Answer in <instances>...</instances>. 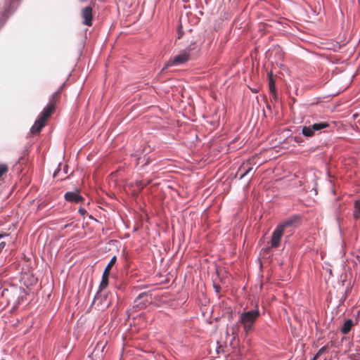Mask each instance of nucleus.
Masks as SVG:
<instances>
[{
    "label": "nucleus",
    "mask_w": 360,
    "mask_h": 360,
    "mask_svg": "<svg viewBox=\"0 0 360 360\" xmlns=\"http://www.w3.org/2000/svg\"><path fill=\"white\" fill-rule=\"evenodd\" d=\"M116 257L114 256L111 258L110 262L108 263V264L106 266L103 273V276H102V280H101V282L100 283V290H103L104 289L106 288V287L108 286V276H109V274H110V269L112 267V266L116 262Z\"/></svg>",
    "instance_id": "423d86ee"
},
{
    "label": "nucleus",
    "mask_w": 360,
    "mask_h": 360,
    "mask_svg": "<svg viewBox=\"0 0 360 360\" xmlns=\"http://www.w3.org/2000/svg\"><path fill=\"white\" fill-rule=\"evenodd\" d=\"M260 315L257 306L253 309L245 311L240 315L239 322L242 324L245 333H248L254 328L255 323Z\"/></svg>",
    "instance_id": "f257e3e1"
},
{
    "label": "nucleus",
    "mask_w": 360,
    "mask_h": 360,
    "mask_svg": "<svg viewBox=\"0 0 360 360\" xmlns=\"http://www.w3.org/2000/svg\"><path fill=\"white\" fill-rule=\"evenodd\" d=\"M315 359H314V358H313V359H311V360H315Z\"/></svg>",
    "instance_id": "b1692460"
},
{
    "label": "nucleus",
    "mask_w": 360,
    "mask_h": 360,
    "mask_svg": "<svg viewBox=\"0 0 360 360\" xmlns=\"http://www.w3.org/2000/svg\"><path fill=\"white\" fill-rule=\"evenodd\" d=\"M298 221L299 217L297 216H294L288 219L287 220H285V221H283V223L280 224L278 226L281 227V229L284 231H286L288 229H290L289 231L290 232L292 229L296 226V224H297Z\"/></svg>",
    "instance_id": "6e6552de"
},
{
    "label": "nucleus",
    "mask_w": 360,
    "mask_h": 360,
    "mask_svg": "<svg viewBox=\"0 0 360 360\" xmlns=\"http://www.w3.org/2000/svg\"><path fill=\"white\" fill-rule=\"evenodd\" d=\"M285 231H283L278 226H276L272 233L271 240V247L276 248L279 246L282 236Z\"/></svg>",
    "instance_id": "0eeeda50"
},
{
    "label": "nucleus",
    "mask_w": 360,
    "mask_h": 360,
    "mask_svg": "<svg viewBox=\"0 0 360 360\" xmlns=\"http://www.w3.org/2000/svg\"><path fill=\"white\" fill-rule=\"evenodd\" d=\"M82 17L84 18V24L87 26L92 25V8L90 6H86L82 10Z\"/></svg>",
    "instance_id": "9b49d317"
},
{
    "label": "nucleus",
    "mask_w": 360,
    "mask_h": 360,
    "mask_svg": "<svg viewBox=\"0 0 360 360\" xmlns=\"http://www.w3.org/2000/svg\"><path fill=\"white\" fill-rule=\"evenodd\" d=\"M252 169V168L251 167H250L248 169H246L245 170V172L243 174H240L239 179H243L245 175L248 174L251 172Z\"/></svg>",
    "instance_id": "aec40b11"
},
{
    "label": "nucleus",
    "mask_w": 360,
    "mask_h": 360,
    "mask_svg": "<svg viewBox=\"0 0 360 360\" xmlns=\"http://www.w3.org/2000/svg\"><path fill=\"white\" fill-rule=\"evenodd\" d=\"M200 49V45H198L196 42H193L190 44L185 49V51H187V53L191 56L197 53Z\"/></svg>",
    "instance_id": "f8f14e48"
},
{
    "label": "nucleus",
    "mask_w": 360,
    "mask_h": 360,
    "mask_svg": "<svg viewBox=\"0 0 360 360\" xmlns=\"http://www.w3.org/2000/svg\"><path fill=\"white\" fill-rule=\"evenodd\" d=\"M328 123L326 122H322L319 123H315L311 126L304 127L302 130V134L306 137H311L314 135L315 131H320L328 127Z\"/></svg>",
    "instance_id": "39448f33"
},
{
    "label": "nucleus",
    "mask_w": 360,
    "mask_h": 360,
    "mask_svg": "<svg viewBox=\"0 0 360 360\" xmlns=\"http://www.w3.org/2000/svg\"><path fill=\"white\" fill-rule=\"evenodd\" d=\"M144 296L143 293L140 294L138 297L134 301V304L133 306L134 308H136L138 309H141L143 308L146 305L145 303L141 302V300Z\"/></svg>",
    "instance_id": "2eb2a0df"
},
{
    "label": "nucleus",
    "mask_w": 360,
    "mask_h": 360,
    "mask_svg": "<svg viewBox=\"0 0 360 360\" xmlns=\"http://www.w3.org/2000/svg\"><path fill=\"white\" fill-rule=\"evenodd\" d=\"M111 298L109 297L108 293L101 290L99 287L98 290L94 297L92 304L97 310L104 311L108 308L111 304Z\"/></svg>",
    "instance_id": "7ed1b4c3"
},
{
    "label": "nucleus",
    "mask_w": 360,
    "mask_h": 360,
    "mask_svg": "<svg viewBox=\"0 0 360 360\" xmlns=\"http://www.w3.org/2000/svg\"><path fill=\"white\" fill-rule=\"evenodd\" d=\"M353 215L356 219L360 217V200L355 201Z\"/></svg>",
    "instance_id": "dca6fc26"
},
{
    "label": "nucleus",
    "mask_w": 360,
    "mask_h": 360,
    "mask_svg": "<svg viewBox=\"0 0 360 360\" xmlns=\"http://www.w3.org/2000/svg\"><path fill=\"white\" fill-rule=\"evenodd\" d=\"M332 342H330V343H328V345L322 347L319 350V352H317V354H316V356H314V359H316L318 358L319 356H320L322 354L325 353L326 352L328 351V349H329L330 347V345H332Z\"/></svg>",
    "instance_id": "f3484780"
},
{
    "label": "nucleus",
    "mask_w": 360,
    "mask_h": 360,
    "mask_svg": "<svg viewBox=\"0 0 360 360\" xmlns=\"http://www.w3.org/2000/svg\"><path fill=\"white\" fill-rule=\"evenodd\" d=\"M54 109L52 103L48 104L42 112L39 115L38 119L35 121L34 125L31 128V132L33 134L39 133L45 125V122L49 117Z\"/></svg>",
    "instance_id": "f03ea898"
},
{
    "label": "nucleus",
    "mask_w": 360,
    "mask_h": 360,
    "mask_svg": "<svg viewBox=\"0 0 360 360\" xmlns=\"http://www.w3.org/2000/svg\"><path fill=\"white\" fill-rule=\"evenodd\" d=\"M353 326V322L351 319H347V321H345V323H343V326L341 328V331L343 334H347L352 327Z\"/></svg>",
    "instance_id": "4468645a"
},
{
    "label": "nucleus",
    "mask_w": 360,
    "mask_h": 360,
    "mask_svg": "<svg viewBox=\"0 0 360 360\" xmlns=\"http://www.w3.org/2000/svg\"><path fill=\"white\" fill-rule=\"evenodd\" d=\"M106 343V341H99L97 342L91 353V355L93 358H95V360H99L102 358Z\"/></svg>",
    "instance_id": "1a4fd4ad"
},
{
    "label": "nucleus",
    "mask_w": 360,
    "mask_h": 360,
    "mask_svg": "<svg viewBox=\"0 0 360 360\" xmlns=\"http://www.w3.org/2000/svg\"><path fill=\"white\" fill-rule=\"evenodd\" d=\"M190 56L187 53V51L182 50L179 52V53L175 56L173 58L170 59L164 66L162 71L168 68L170 66H179L182 64L186 63L189 58Z\"/></svg>",
    "instance_id": "20e7f679"
},
{
    "label": "nucleus",
    "mask_w": 360,
    "mask_h": 360,
    "mask_svg": "<svg viewBox=\"0 0 360 360\" xmlns=\"http://www.w3.org/2000/svg\"><path fill=\"white\" fill-rule=\"evenodd\" d=\"M3 238V235L0 234V239Z\"/></svg>",
    "instance_id": "5701e85b"
},
{
    "label": "nucleus",
    "mask_w": 360,
    "mask_h": 360,
    "mask_svg": "<svg viewBox=\"0 0 360 360\" xmlns=\"http://www.w3.org/2000/svg\"><path fill=\"white\" fill-rule=\"evenodd\" d=\"M64 197L67 201L74 203H79L84 199L80 195L79 191L78 190L72 192H67Z\"/></svg>",
    "instance_id": "9d476101"
},
{
    "label": "nucleus",
    "mask_w": 360,
    "mask_h": 360,
    "mask_svg": "<svg viewBox=\"0 0 360 360\" xmlns=\"http://www.w3.org/2000/svg\"><path fill=\"white\" fill-rule=\"evenodd\" d=\"M11 1L10 6L5 8L4 15L8 17V15L13 12L18 6V0H9Z\"/></svg>",
    "instance_id": "ddd939ff"
},
{
    "label": "nucleus",
    "mask_w": 360,
    "mask_h": 360,
    "mask_svg": "<svg viewBox=\"0 0 360 360\" xmlns=\"http://www.w3.org/2000/svg\"><path fill=\"white\" fill-rule=\"evenodd\" d=\"M8 171V167L6 165H0V177Z\"/></svg>",
    "instance_id": "a211bd4d"
},
{
    "label": "nucleus",
    "mask_w": 360,
    "mask_h": 360,
    "mask_svg": "<svg viewBox=\"0 0 360 360\" xmlns=\"http://www.w3.org/2000/svg\"><path fill=\"white\" fill-rule=\"evenodd\" d=\"M79 212L82 214H84V213H86V210L83 208H79Z\"/></svg>",
    "instance_id": "4be33fe9"
},
{
    "label": "nucleus",
    "mask_w": 360,
    "mask_h": 360,
    "mask_svg": "<svg viewBox=\"0 0 360 360\" xmlns=\"http://www.w3.org/2000/svg\"><path fill=\"white\" fill-rule=\"evenodd\" d=\"M269 89L271 91H274L276 89L274 82L271 76L269 77Z\"/></svg>",
    "instance_id": "6ab92c4d"
},
{
    "label": "nucleus",
    "mask_w": 360,
    "mask_h": 360,
    "mask_svg": "<svg viewBox=\"0 0 360 360\" xmlns=\"http://www.w3.org/2000/svg\"><path fill=\"white\" fill-rule=\"evenodd\" d=\"M5 245H6V243L5 242H1L0 243V253L1 252L3 249L4 248Z\"/></svg>",
    "instance_id": "412c9836"
}]
</instances>
